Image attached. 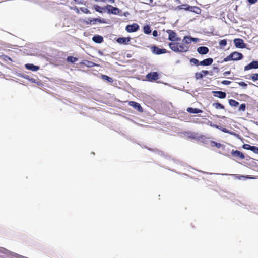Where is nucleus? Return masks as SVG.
I'll return each instance as SVG.
<instances>
[{
	"label": "nucleus",
	"mask_w": 258,
	"mask_h": 258,
	"mask_svg": "<svg viewBox=\"0 0 258 258\" xmlns=\"http://www.w3.org/2000/svg\"><path fill=\"white\" fill-rule=\"evenodd\" d=\"M167 33L168 34V39L172 41H176L180 40V39L177 37L175 32L171 30H168Z\"/></svg>",
	"instance_id": "nucleus-2"
},
{
	"label": "nucleus",
	"mask_w": 258,
	"mask_h": 258,
	"mask_svg": "<svg viewBox=\"0 0 258 258\" xmlns=\"http://www.w3.org/2000/svg\"><path fill=\"white\" fill-rule=\"evenodd\" d=\"M258 68V61H253L250 63L249 64L246 66L244 68V70H248L251 69H257Z\"/></svg>",
	"instance_id": "nucleus-7"
},
{
	"label": "nucleus",
	"mask_w": 258,
	"mask_h": 258,
	"mask_svg": "<svg viewBox=\"0 0 258 258\" xmlns=\"http://www.w3.org/2000/svg\"><path fill=\"white\" fill-rule=\"evenodd\" d=\"M129 105L133 106L134 108L137 109L140 112H142L143 109L140 104L134 101H130Z\"/></svg>",
	"instance_id": "nucleus-10"
},
{
	"label": "nucleus",
	"mask_w": 258,
	"mask_h": 258,
	"mask_svg": "<svg viewBox=\"0 0 258 258\" xmlns=\"http://www.w3.org/2000/svg\"><path fill=\"white\" fill-rule=\"evenodd\" d=\"M245 109V105L244 104H241L239 106V109L240 110L244 111Z\"/></svg>",
	"instance_id": "nucleus-34"
},
{
	"label": "nucleus",
	"mask_w": 258,
	"mask_h": 258,
	"mask_svg": "<svg viewBox=\"0 0 258 258\" xmlns=\"http://www.w3.org/2000/svg\"><path fill=\"white\" fill-rule=\"evenodd\" d=\"M85 22H86V24H95V22H94V21H93V19H91L90 18H88L87 20H86L85 21Z\"/></svg>",
	"instance_id": "nucleus-33"
},
{
	"label": "nucleus",
	"mask_w": 258,
	"mask_h": 258,
	"mask_svg": "<svg viewBox=\"0 0 258 258\" xmlns=\"http://www.w3.org/2000/svg\"><path fill=\"white\" fill-rule=\"evenodd\" d=\"M153 35L154 36V37H156L158 36V32L156 31V30H154L153 32Z\"/></svg>",
	"instance_id": "nucleus-41"
},
{
	"label": "nucleus",
	"mask_w": 258,
	"mask_h": 258,
	"mask_svg": "<svg viewBox=\"0 0 258 258\" xmlns=\"http://www.w3.org/2000/svg\"><path fill=\"white\" fill-rule=\"evenodd\" d=\"M213 61V60L212 58H209L200 61L199 64L202 66H209L212 63Z\"/></svg>",
	"instance_id": "nucleus-11"
},
{
	"label": "nucleus",
	"mask_w": 258,
	"mask_h": 258,
	"mask_svg": "<svg viewBox=\"0 0 258 258\" xmlns=\"http://www.w3.org/2000/svg\"><path fill=\"white\" fill-rule=\"evenodd\" d=\"M230 74V72L229 71H227V72H225L224 73V75H228Z\"/></svg>",
	"instance_id": "nucleus-46"
},
{
	"label": "nucleus",
	"mask_w": 258,
	"mask_h": 258,
	"mask_svg": "<svg viewBox=\"0 0 258 258\" xmlns=\"http://www.w3.org/2000/svg\"><path fill=\"white\" fill-rule=\"evenodd\" d=\"M229 103L231 106H237L238 105V102L232 99H230L229 100Z\"/></svg>",
	"instance_id": "nucleus-25"
},
{
	"label": "nucleus",
	"mask_w": 258,
	"mask_h": 258,
	"mask_svg": "<svg viewBox=\"0 0 258 258\" xmlns=\"http://www.w3.org/2000/svg\"><path fill=\"white\" fill-rule=\"evenodd\" d=\"M169 46L170 48L175 52H178L179 50V48L178 43H169Z\"/></svg>",
	"instance_id": "nucleus-14"
},
{
	"label": "nucleus",
	"mask_w": 258,
	"mask_h": 258,
	"mask_svg": "<svg viewBox=\"0 0 258 258\" xmlns=\"http://www.w3.org/2000/svg\"><path fill=\"white\" fill-rule=\"evenodd\" d=\"M187 111L188 112H190L191 113H195V114L201 113L202 112V111L200 109H199L197 108H190V107L188 108L187 109Z\"/></svg>",
	"instance_id": "nucleus-20"
},
{
	"label": "nucleus",
	"mask_w": 258,
	"mask_h": 258,
	"mask_svg": "<svg viewBox=\"0 0 258 258\" xmlns=\"http://www.w3.org/2000/svg\"><path fill=\"white\" fill-rule=\"evenodd\" d=\"M230 83L231 82L228 80H224L222 82V84L225 85H229Z\"/></svg>",
	"instance_id": "nucleus-35"
},
{
	"label": "nucleus",
	"mask_w": 258,
	"mask_h": 258,
	"mask_svg": "<svg viewBox=\"0 0 258 258\" xmlns=\"http://www.w3.org/2000/svg\"><path fill=\"white\" fill-rule=\"evenodd\" d=\"M197 51L201 54H206L209 52V49L207 47L201 46L198 48Z\"/></svg>",
	"instance_id": "nucleus-12"
},
{
	"label": "nucleus",
	"mask_w": 258,
	"mask_h": 258,
	"mask_svg": "<svg viewBox=\"0 0 258 258\" xmlns=\"http://www.w3.org/2000/svg\"><path fill=\"white\" fill-rule=\"evenodd\" d=\"M239 84L240 86L244 87H246L247 86V84L243 82H241L239 83Z\"/></svg>",
	"instance_id": "nucleus-38"
},
{
	"label": "nucleus",
	"mask_w": 258,
	"mask_h": 258,
	"mask_svg": "<svg viewBox=\"0 0 258 258\" xmlns=\"http://www.w3.org/2000/svg\"><path fill=\"white\" fill-rule=\"evenodd\" d=\"M248 2L250 4H254L255 3L257 0H248Z\"/></svg>",
	"instance_id": "nucleus-42"
},
{
	"label": "nucleus",
	"mask_w": 258,
	"mask_h": 258,
	"mask_svg": "<svg viewBox=\"0 0 258 258\" xmlns=\"http://www.w3.org/2000/svg\"><path fill=\"white\" fill-rule=\"evenodd\" d=\"M213 106L217 109L224 108V106L221 104L219 103H214Z\"/></svg>",
	"instance_id": "nucleus-26"
},
{
	"label": "nucleus",
	"mask_w": 258,
	"mask_h": 258,
	"mask_svg": "<svg viewBox=\"0 0 258 258\" xmlns=\"http://www.w3.org/2000/svg\"><path fill=\"white\" fill-rule=\"evenodd\" d=\"M147 78L150 81L155 80L158 78V74L156 72L151 73L147 75Z\"/></svg>",
	"instance_id": "nucleus-9"
},
{
	"label": "nucleus",
	"mask_w": 258,
	"mask_h": 258,
	"mask_svg": "<svg viewBox=\"0 0 258 258\" xmlns=\"http://www.w3.org/2000/svg\"><path fill=\"white\" fill-rule=\"evenodd\" d=\"M222 131L224 132H225V133H227L228 131L226 130H222Z\"/></svg>",
	"instance_id": "nucleus-48"
},
{
	"label": "nucleus",
	"mask_w": 258,
	"mask_h": 258,
	"mask_svg": "<svg viewBox=\"0 0 258 258\" xmlns=\"http://www.w3.org/2000/svg\"><path fill=\"white\" fill-rule=\"evenodd\" d=\"M101 77H102V78L103 79L106 80L108 81H109V82H113V79L107 76L103 75H102Z\"/></svg>",
	"instance_id": "nucleus-28"
},
{
	"label": "nucleus",
	"mask_w": 258,
	"mask_h": 258,
	"mask_svg": "<svg viewBox=\"0 0 258 258\" xmlns=\"http://www.w3.org/2000/svg\"><path fill=\"white\" fill-rule=\"evenodd\" d=\"M93 21H94V22L95 23L96 22H99L100 23H102V20L100 19H99V18H96V19H93Z\"/></svg>",
	"instance_id": "nucleus-39"
},
{
	"label": "nucleus",
	"mask_w": 258,
	"mask_h": 258,
	"mask_svg": "<svg viewBox=\"0 0 258 258\" xmlns=\"http://www.w3.org/2000/svg\"><path fill=\"white\" fill-rule=\"evenodd\" d=\"M210 144L211 146H216L218 148H220L222 146L220 143H218L214 141H211Z\"/></svg>",
	"instance_id": "nucleus-24"
},
{
	"label": "nucleus",
	"mask_w": 258,
	"mask_h": 258,
	"mask_svg": "<svg viewBox=\"0 0 258 258\" xmlns=\"http://www.w3.org/2000/svg\"><path fill=\"white\" fill-rule=\"evenodd\" d=\"M191 39H192V41L195 42V43H197L199 41V39L198 38H192L191 37Z\"/></svg>",
	"instance_id": "nucleus-40"
},
{
	"label": "nucleus",
	"mask_w": 258,
	"mask_h": 258,
	"mask_svg": "<svg viewBox=\"0 0 258 258\" xmlns=\"http://www.w3.org/2000/svg\"><path fill=\"white\" fill-rule=\"evenodd\" d=\"M150 3H152L153 2V0H150Z\"/></svg>",
	"instance_id": "nucleus-50"
},
{
	"label": "nucleus",
	"mask_w": 258,
	"mask_h": 258,
	"mask_svg": "<svg viewBox=\"0 0 258 258\" xmlns=\"http://www.w3.org/2000/svg\"><path fill=\"white\" fill-rule=\"evenodd\" d=\"M190 62H192V63H194V64H197V63L198 62H199V61L198 60H197V59H195V58H192L190 60Z\"/></svg>",
	"instance_id": "nucleus-36"
},
{
	"label": "nucleus",
	"mask_w": 258,
	"mask_h": 258,
	"mask_svg": "<svg viewBox=\"0 0 258 258\" xmlns=\"http://www.w3.org/2000/svg\"><path fill=\"white\" fill-rule=\"evenodd\" d=\"M243 55L241 53L234 52L225 57L224 61L227 62L230 60H238L241 59Z\"/></svg>",
	"instance_id": "nucleus-1"
},
{
	"label": "nucleus",
	"mask_w": 258,
	"mask_h": 258,
	"mask_svg": "<svg viewBox=\"0 0 258 258\" xmlns=\"http://www.w3.org/2000/svg\"><path fill=\"white\" fill-rule=\"evenodd\" d=\"M214 96L219 98L223 99L226 97V93L222 91H214L213 92Z\"/></svg>",
	"instance_id": "nucleus-15"
},
{
	"label": "nucleus",
	"mask_w": 258,
	"mask_h": 258,
	"mask_svg": "<svg viewBox=\"0 0 258 258\" xmlns=\"http://www.w3.org/2000/svg\"><path fill=\"white\" fill-rule=\"evenodd\" d=\"M179 50L178 52H186L188 50L189 47L183 44H178Z\"/></svg>",
	"instance_id": "nucleus-17"
},
{
	"label": "nucleus",
	"mask_w": 258,
	"mask_h": 258,
	"mask_svg": "<svg viewBox=\"0 0 258 258\" xmlns=\"http://www.w3.org/2000/svg\"><path fill=\"white\" fill-rule=\"evenodd\" d=\"M180 9H184L185 10H190V11H194L192 9H196L197 10H200V9L199 8H198L197 7H190L188 5H182L181 6H180Z\"/></svg>",
	"instance_id": "nucleus-18"
},
{
	"label": "nucleus",
	"mask_w": 258,
	"mask_h": 258,
	"mask_svg": "<svg viewBox=\"0 0 258 258\" xmlns=\"http://www.w3.org/2000/svg\"><path fill=\"white\" fill-rule=\"evenodd\" d=\"M219 45L222 47H225L227 45V41L225 39L221 40Z\"/></svg>",
	"instance_id": "nucleus-30"
},
{
	"label": "nucleus",
	"mask_w": 258,
	"mask_h": 258,
	"mask_svg": "<svg viewBox=\"0 0 258 258\" xmlns=\"http://www.w3.org/2000/svg\"><path fill=\"white\" fill-rule=\"evenodd\" d=\"M243 148L245 150H249L252 151L254 153L258 154V147L255 146H251L248 144H244Z\"/></svg>",
	"instance_id": "nucleus-8"
},
{
	"label": "nucleus",
	"mask_w": 258,
	"mask_h": 258,
	"mask_svg": "<svg viewBox=\"0 0 258 258\" xmlns=\"http://www.w3.org/2000/svg\"><path fill=\"white\" fill-rule=\"evenodd\" d=\"M107 12L109 14H118L119 13V10L116 7H112L111 5H107L105 7Z\"/></svg>",
	"instance_id": "nucleus-3"
},
{
	"label": "nucleus",
	"mask_w": 258,
	"mask_h": 258,
	"mask_svg": "<svg viewBox=\"0 0 258 258\" xmlns=\"http://www.w3.org/2000/svg\"><path fill=\"white\" fill-rule=\"evenodd\" d=\"M234 175V176H236V178L238 179H241V178H242H242H243V177H244V176H238V175Z\"/></svg>",
	"instance_id": "nucleus-44"
},
{
	"label": "nucleus",
	"mask_w": 258,
	"mask_h": 258,
	"mask_svg": "<svg viewBox=\"0 0 258 258\" xmlns=\"http://www.w3.org/2000/svg\"><path fill=\"white\" fill-rule=\"evenodd\" d=\"M234 43L236 47L240 48H245V45L243 42V40L241 39H235L234 40Z\"/></svg>",
	"instance_id": "nucleus-5"
},
{
	"label": "nucleus",
	"mask_w": 258,
	"mask_h": 258,
	"mask_svg": "<svg viewBox=\"0 0 258 258\" xmlns=\"http://www.w3.org/2000/svg\"><path fill=\"white\" fill-rule=\"evenodd\" d=\"M182 42L186 44H189L192 42L191 37L190 36H185L182 40Z\"/></svg>",
	"instance_id": "nucleus-22"
},
{
	"label": "nucleus",
	"mask_w": 258,
	"mask_h": 258,
	"mask_svg": "<svg viewBox=\"0 0 258 258\" xmlns=\"http://www.w3.org/2000/svg\"><path fill=\"white\" fill-rule=\"evenodd\" d=\"M196 78L197 79H202L203 77L202 73H197L195 75Z\"/></svg>",
	"instance_id": "nucleus-31"
},
{
	"label": "nucleus",
	"mask_w": 258,
	"mask_h": 258,
	"mask_svg": "<svg viewBox=\"0 0 258 258\" xmlns=\"http://www.w3.org/2000/svg\"><path fill=\"white\" fill-rule=\"evenodd\" d=\"M81 10L85 13H90L89 11L86 8H81Z\"/></svg>",
	"instance_id": "nucleus-37"
},
{
	"label": "nucleus",
	"mask_w": 258,
	"mask_h": 258,
	"mask_svg": "<svg viewBox=\"0 0 258 258\" xmlns=\"http://www.w3.org/2000/svg\"><path fill=\"white\" fill-rule=\"evenodd\" d=\"M25 68L31 70L32 71H37L39 70V67L37 66H35L33 64H25Z\"/></svg>",
	"instance_id": "nucleus-13"
},
{
	"label": "nucleus",
	"mask_w": 258,
	"mask_h": 258,
	"mask_svg": "<svg viewBox=\"0 0 258 258\" xmlns=\"http://www.w3.org/2000/svg\"><path fill=\"white\" fill-rule=\"evenodd\" d=\"M77 60H78L77 58H76V57H72V56H69L67 58V60L68 61H70L71 62H74L76 61Z\"/></svg>",
	"instance_id": "nucleus-29"
},
{
	"label": "nucleus",
	"mask_w": 258,
	"mask_h": 258,
	"mask_svg": "<svg viewBox=\"0 0 258 258\" xmlns=\"http://www.w3.org/2000/svg\"><path fill=\"white\" fill-rule=\"evenodd\" d=\"M212 126H214V127H216V128H219V127H218V126L217 125H212Z\"/></svg>",
	"instance_id": "nucleus-47"
},
{
	"label": "nucleus",
	"mask_w": 258,
	"mask_h": 258,
	"mask_svg": "<svg viewBox=\"0 0 258 258\" xmlns=\"http://www.w3.org/2000/svg\"><path fill=\"white\" fill-rule=\"evenodd\" d=\"M76 2L78 3H82V0H74Z\"/></svg>",
	"instance_id": "nucleus-45"
},
{
	"label": "nucleus",
	"mask_w": 258,
	"mask_h": 258,
	"mask_svg": "<svg viewBox=\"0 0 258 258\" xmlns=\"http://www.w3.org/2000/svg\"><path fill=\"white\" fill-rule=\"evenodd\" d=\"M105 9V8H102L100 6H98V5L94 6V9L97 12H100V13H102V10L103 9Z\"/></svg>",
	"instance_id": "nucleus-27"
},
{
	"label": "nucleus",
	"mask_w": 258,
	"mask_h": 258,
	"mask_svg": "<svg viewBox=\"0 0 258 258\" xmlns=\"http://www.w3.org/2000/svg\"><path fill=\"white\" fill-rule=\"evenodd\" d=\"M251 79L253 81L258 80V74H254L251 76Z\"/></svg>",
	"instance_id": "nucleus-32"
},
{
	"label": "nucleus",
	"mask_w": 258,
	"mask_h": 258,
	"mask_svg": "<svg viewBox=\"0 0 258 258\" xmlns=\"http://www.w3.org/2000/svg\"><path fill=\"white\" fill-rule=\"evenodd\" d=\"M103 37L99 35L94 36L92 38V40L94 42H95L96 43H101L103 41Z\"/></svg>",
	"instance_id": "nucleus-19"
},
{
	"label": "nucleus",
	"mask_w": 258,
	"mask_h": 258,
	"mask_svg": "<svg viewBox=\"0 0 258 258\" xmlns=\"http://www.w3.org/2000/svg\"><path fill=\"white\" fill-rule=\"evenodd\" d=\"M246 178H249V179H253V178H254L253 177H246Z\"/></svg>",
	"instance_id": "nucleus-49"
},
{
	"label": "nucleus",
	"mask_w": 258,
	"mask_h": 258,
	"mask_svg": "<svg viewBox=\"0 0 258 258\" xmlns=\"http://www.w3.org/2000/svg\"><path fill=\"white\" fill-rule=\"evenodd\" d=\"M144 32L145 34H149L151 32L150 27L148 26H145L143 28Z\"/></svg>",
	"instance_id": "nucleus-23"
},
{
	"label": "nucleus",
	"mask_w": 258,
	"mask_h": 258,
	"mask_svg": "<svg viewBox=\"0 0 258 258\" xmlns=\"http://www.w3.org/2000/svg\"><path fill=\"white\" fill-rule=\"evenodd\" d=\"M201 73H202V74L203 73L204 75H208L209 74V72L208 71H202Z\"/></svg>",
	"instance_id": "nucleus-43"
},
{
	"label": "nucleus",
	"mask_w": 258,
	"mask_h": 258,
	"mask_svg": "<svg viewBox=\"0 0 258 258\" xmlns=\"http://www.w3.org/2000/svg\"><path fill=\"white\" fill-rule=\"evenodd\" d=\"M130 41V38L122 37L117 39V42L120 44H127Z\"/></svg>",
	"instance_id": "nucleus-16"
},
{
	"label": "nucleus",
	"mask_w": 258,
	"mask_h": 258,
	"mask_svg": "<svg viewBox=\"0 0 258 258\" xmlns=\"http://www.w3.org/2000/svg\"><path fill=\"white\" fill-rule=\"evenodd\" d=\"M152 52L155 54H161L163 53H166V49H160L156 46H154L152 47Z\"/></svg>",
	"instance_id": "nucleus-6"
},
{
	"label": "nucleus",
	"mask_w": 258,
	"mask_h": 258,
	"mask_svg": "<svg viewBox=\"0 0 258 258\" xmlns=\"http://www.w3.org/2000/svg\"><path fill=\"white\" fill-rule=\"evenodd\" d=\"M232 154L233 156L239 157L241 159H243L244 158L243 154L239 151H233L232 152Z\"/></svg>",
	"instance_id": "nucleus-21"
},
{
	"label": "nucleus",
	"mask_w": 258,
	"mask_h": 258,
	"mask_svg": "<svg viewBox=\"0 0 258 258\" xmlns=\"http://www.w3.org/2000/svg\"><path fill=\"white\" fill-rule=\"evenodd\" d=\"M139 29V26L137 24H133L132 25H128L126 27V30L128 32H136Z\"/></svg>",
	"instance_id": "nucleus-4"
}]
</instances>
